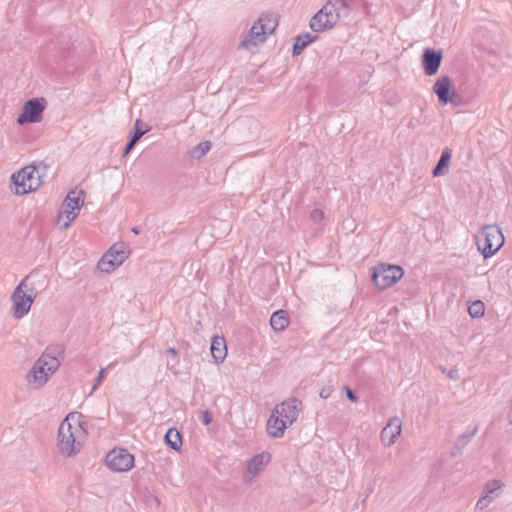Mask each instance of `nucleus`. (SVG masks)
<instances>
[{
  "label": "nucleus",
  "mask_w": 512,
  "mask_h": 512,
  "mask_svg": "<svg viewBox=\"0 0 512 512\" xmlns=\"http://www.w3.org/2000/svg\"><path fill=\"white\" fill-rule=\"evenodd\" d=\"M63 353L64 349L61 346L47 347L27 373V383L35 389L43 387L49 377L58 370L61 364L58 357Z\"/></svg>",
  "instance_id": "1"
},
{
  "label": "nucleus",
  "mask_w": 512,
  "mask_h": 512,
  "mask_svg": "<svg viewBox=\"0 0 512 512\" xmlns=\"http://www.w3.org/2000/svg\"><path fill=\"white\" fill-rule=\"evenodd\" d=\"M475 238L477 248L485 259L493 256L504 244L502 231L495 224L482 227Z\"/></svg>",
  "instance_id": "2"
},
{
  "label": "nucleus",
  "mask_w": 512,
  "mask_h": 512,
  "mask_svg": "<svg viewBox=\"0 0 512 512\" xmlns=\"http://www.w3.org/2000/svg\"><path fill=\"white\" fill-rule=\"evenodd\" d=\"M70 419H74L73 413H69L61 422L57 436L59 452L65 457H71L80 450V443L76 442V433L82 430V427L80 423L73 427Z\"/></svg>",
  "instance_id": "3"
},
{
  "label": "nucleus",
  "mask_w": 512,
  "mask_h": 512,
  "mask_svg": "<svg viewBox=\"0 0 512 512\" xmlns=\"http://www.w3.org/2000/svg\"><path fill=\"white\" fill-rule=\"evenodd\" d=\"M35 172L37 168L31 164L12 174L11 183L15 186V195H25L43 185L44 180H41V176H36Z\"/></svg>",
  "instance_id": "4"
},
{
  "label": "nucleus",
  "mask_w": 512,
  "mask_h": 512,
  "mask_svg": "<svg viewBox=\"0 0 512 512\" xmlns=\"http://www.w3.org/2000/svg\"><path fill=\"white\" fill-rule=\"evenodd\" d=\"M27 279L28 276L22 279L11 295V300L13 303V316L18 319L29 313L31 306L37 296V292L33 287L28 288L26 283Z\"/></svg>",
  "instance_id": "5"
},
{
  "label": "nucleus",
  "mask_w": 512,
  "mask_h": 512,
  "mask_svg": "<svg viewBox=\"0 0 512 512\" xmlns=\"http://www.w3.org/2000/svg\"><path fill=\"white\" fill-rule=\"evenodd\" d=\"M404 275V270L398 265L380 263L373 268L372 281L381 289H387L397 283Z\"/></svg>",
  "instance_id": "6"
},
{
  "label": "nucleus",
  "mask_w": 512,
  "mask_h": 512,
  "mask_svg": "<svg viewBox=\"0 0 512 512\" xmlns=\"http://www.w3.org/2000/svg\"><path fill=\"white\" fill-rule=\"evenodd\" d=\"M47 101L43 97L28 99L17 117L19 125L38 123L42 120Z\"/></svg>",
  "instance_id": "7"
},
{
  "label": "nucleus",
  "mask_w": 512,
  "mask_h": 512,
  "mask_svg": "<svg viewBox=\"0 0 512 512\" xmlns=\"http://www.w3.org/2000/svg\"><path fill=\"white\" fill-rule=\"evenodd\" d=\"M432 90L437 95L438 102L442 106L449 103L454 106L461 104L460 96L456 92L452 80L448 75H441L434 83Z\"/></svg>",
  "instance_id": "8"
},
{
  "label": "nucleus",
  "mask_w": 512,
  "mask_h": 512,
  "mask_svg": "<svg viewBox=\"0 0 512 512\" xmlns=\"http://www.w3.org/2000/svg\"><path fill=\"white\" fill-rule=\"evenodd\" d=\"M263 21V18H259V20L252 25L244 39L239 43L238 49H250L253 46L265 42L267 34L273 32L276 24L270 25Z\"/></svg>",
  "instance_id": "9"
},
{
  "label": "nucleus",
  "mask_w": 512,
  "mask_h": 512,
  "mask_svg": "<svg viewBox=\"0 0 512 512\" xmlns=\"http://www.w3.org/2000/svg\"><path fill=\"white\" fill-rule=\"evenodd\" d=\"M128 255L124 243H116L101 257L98 268L102 272L111 273L128 258Z\"/></svg>",
  "instance_id": "10"
},
{
  "label": "nucleus",
  "mask_w": 512,
  "mask_h": 512,
  "mask_svg": "<svg viewBox=\"0 0 512 512\" xmlns=\"http://www.w3.org/2000/svg\"><path fill=\"white\" fill-rule=\"evenodd\" d=\"M108 468L114 472H127L134 466V456L124 448H114L105 458Z\"/></svg>",
  "instance_id": "11"
},
{
  "label": "nucleus",
  "mask_w": 512,
  "mask_h": 512,
  "mask_svg": "<svg viewBox=\"0 0 512 512\" xmlns=\"http://www.w3.org/2000/svg\"><path fill=\"white\" fill-rule=\"evenodd\" d=\"M331 5H324L309 21V27L313 32H323L331 29L338 22V14L333 13Z\"/></svg>",
  "instance_id": "12"
},
{
  "label": "nucleus",
  "mask_w": 512,
  "mask_h": 512,
  "mask_svg": "<svg viewBox=\"0 0 512 512\" xmlns=\"http://www.w3.org/2000/svg\"><path fill=\"white\" fill-rule=\"evenodd\" d=\"M84 195L85 193L83 190H80L79 192L72 190L67 194L62 205L64 209L63 213L67 219V221L63 224L64 228L69 227L71 222L78 216V212L84 202Z\"/></svg>",
  "instance_id": "13"
},
{
  "label": "nucleus",
  "mask_w": 512,
  "mask_h": 512,
  "mask_svg": "<svg viewBox=\"0 0 512 512\" xmlns=\"http://www.w3.org/2000/svg\"><path fill=\"white\" fill-rule=\"evenodd\" d=\"M302 409V402L297 398H290L275 407L274 412L282 418L285 423L292 425L298 418Z\"/></svg>",
  "instance_id": "14"
},
{
  "label": "nucleus",
  "mask_w": 512,
  "mask_h": 512,
  "mask_svg": "<svg viewBox=\"0 0 512 512\" xmlns=\"http://www.w3.org/2000/svg\"><path fill=\"white\" fill-rule=\"evenodd\" d=\"M443 51L427 47L423 50L421 61L424 73L427 76L435 75L442 63Z\"/></svg>",
  "instance_id": "15"
},
{
  "label": "nucleus",
  "mask_w": 512,
  "mask_h": 512,
  "mask_svg": "<svg viewBox=\"0 0 512 512\" xmlns=\"http://www.w3.org/2000/svg\"><path fill=\"white\" fill-rule=\"evenodd\" d=\"M402 421L399 417L389 419L387 425L382 429L380 437L383 444L391 446L401 434Z\"/></svg>",
  "instance_id": "16"
},
{
  "label": "nucleus",
  "mask_w": 512,
  "mask_h": 512,
  "mask_svg": "<svg viewBox=\"0 0 512 512\" xmlns=\"http://www.w3.org/2000/svg\"><path fill=\"white\" fill-rule=\"evenodd\" d=\"M211 355L217 364L223 363L227 356L226 340L223 336H214L212 338Z\"/></svg>",
  "instance_id": "17"
},
{
  "label": "nucleus",
  "mask_w": 512,
  "mask_h": 512,
  "mask_svg": "<svg viewBox=\"0 0 512 512\" xmlns=\"http://www.w3.org/2000/svg\"><path fill=\"white\" fill-rule=\"evenodd\" d=\"M271 455L268 452H262L253 456L247 464V470L252 475L258 474L270 462Z\"/></svg>",
  "instance_id": "18"
},
{
  "label": "nucleus",
  "mask_w": 512,
  "mask_h": 512,
  "mask_svg": "<svg viewBox=\"0 0 512 512\" xmlns=\"http://www.w3.org/2000/svg\"><path fill=\"white\" fill-rule=\"evenodd\" d=\"M287 426L288 424L282 418L275 416L274 413L267 421L268 434L273 438H281Z\"/></svg>",
  "instance_id": "19"
},
{
  "label": "nucleus",
  "mask_w": 512,
  "mask_h": 512,
  "mask_svg": "<svg viewBox=\"0 0 512 512\" xmlns=\"http://www.w3.org/2000/svg\"><path fill=\"white\" fill-rule=\"evenodd\" d=\"M317 39L318 36H314L309 32H303L297 35L292 46V56L300 55L309 44L313 43Z\"/></svg>",
  "instance_id": "20"
},
{
  "label": "nucleus",
  "mask_w": 512,
  "mask_h": 512,
  "mask_svg": "<svg viewBox=\"0 0 512 512\" xmlns=\"http://www.w3.org/2000/svg\"><path fill=\"white\" fill-rule=\"evenodd\" d=\"M452 158V150L445 147L441 153L437 164L432 170L433 177L443 176L448 172V167Z\"/></svg>",
  "instance_id": "21"
},
{
  "label": "nucleus",
  "mask_w": 512,
  "mask_h": 512,
  "mask_svg": "<svg viewBox=\"0 0 512 512\" xmlns=\"http://www.w3.org/2000/svg\"><path fill=\"white\" fill-rule=\"evenodd\" d=\"M271 328L276 332L283 331L289 325L288 313L285 310H277L270 317Z\"/></svg>",
  "instance_id": "22"
},
{
  "label": "nucleus",
  "mask_w": 512,
  "mask_h": 512,
  "mask_svg": "<svg viewBox=\"0 0 512 512\" xmlns=\"http://www.w3.org/2000/svg\"><path fill=\"white\" fill-rule=\"evenodd\" d=\"M478 426L473 427L469 432L461 434L455 441V445L452 450V456L456 457L461 454L462 449L468 445L472 438L477 434Z\"/></svg>",
  "instance_id": "23"
},
{
  "label": "nucleus",
  "mask_w": 512,
  "mask_h": 512,
  "mask_svg": "<svg viewBox=\"0 0 512 512\" xmlns=\"http://www.w3.org/2000/svg\"><path fill=\"white\" fill-rule=\"evenodd\" d=\"M166 445L174 451H180L182 447V435L176 428H170L164 436Z\"/></svg>",
  "instance_id": "24"
},
{
  "label": "nucleus",
  "mask_w": 512,
  "mask_h": 512,
  "mask_svg": "<svg viewBox=\"0 0 512 512\" xmlns=\"http://www.w3.org/2000/svg\"><path fill=\"white\" fill-rule=\"evenodd\" d=\"M326 5L332 6L331 9L334 10L333 13L338 14V20L341 16H346L351 8V3L347 0H328Z\"/></svg>",
  "instance_id": "25"
},
{
  "label": "nucleus",
  "mask_w": 512,
  "mask_h": 512,
  "mask_svg": "<svg viewBox=\"0 0 512 512\" xmlns=\"http://www.w3.org/2000/svg\"><path fill=\"white\" fill-rule=\"evenodd\" d=\"M150 131V127L141 119H137L134 124L133 131L130 133L132 141L138 142L140 138Z\"/></svg>",
  "instance_id": "26"
},
{
  "label": "nucleus",
  "mask_w": 512,
  "mask_h": 512,
  "mask_svg": "<svg viewBox=\"0 0 512 512\" xmlns=\"http://www.w3.org/2000/svg\"><path fill=\"white\" fill-rule=\"evenodd\" d=\"M211 149V143L209 141H203L197 144L192 150V157L196 159L202 158Z\"/></svg>",
  "instance_id": "27"
},
{
  "label": "nucleus",
  "mask_w": 512,
  "mask_h": 512,
  "mask_svg": "<svg viewBox=\"0 0 512 512\" xmlns=\"http://www.w3.org/2000/svg\"><path fill=\"white\" fill-rule=\"evenodd\" d=\"M468 312H469L470 316L473 317V318H477V317L483 316L484 312H485V308H484L483 302L480 301V300L474 301L468 307Z\"/></svg>",
  "instance_id": "28"
},
{
  "label": "nucleus",
  "mask_w": 512,
  "mask_h": 512,
  "mask_svg": "<svg viewBox=\"0 0 512 512\" xmlns=\"http://www.w3.org/2000/svg\"><path fill=\"white\" fill-rule=\"evenodd\" d=\"M502 486L503 484L500 480H491L485 484L484 491L486 492V495L491 496V494L500 489Z\"/></svg>",
  "instance_id": "29"
},
{
  "label": "nucleus",
  "mask_w": 512,
  "mask_h": 512,
  "mask_svg": "<svg viewBox=\"0 0 512 512\" xmlns=\"http://www.w3.org/2000/svg\"><path fill=\"white\" fill-rule=\"evenodd\" d=\"M32 165L37 168L35 175L41 176V180H43V178L46 176L48 166L44 162L33 163Z\"/></svg>",
  "instance_id": "30"
},
{
  "label": "nucleus",
  "mask_w": 512,
  "mask_h": 512,
  "mask_svg": "<svg viewBox=\"0 0 512 512\" xmlns=\"http://www.w3.org/2000/svg\"><path fill=\"white\" fill-rule=\"evenodd\" d=\"M105 372H106L105 368H101L100 369V371L98 372L97 377L95 378V381H94V384L92 386V390H91L90 394H92L99 387V385H101V383L103 382V380L105 378Z\"/></svg>",
  "instance_id": "31"
},
{
  "label": "nucleus",
  "mask_w": 512,
  "mask_h": 512,
  "mask_svg": "<svg viewBox=\"0 0 512 512\" xmlns=\"http://www.w3.org/2000/svg\"><path fill=\"white\" fill-rule=\"evenodd\" d=\"M493 498L492 496L490 495H485L483 497H481L477 503H476V508L478 509H484L486 508L491 502H492Z\"/></svg>",
  "instance_id": "32"
},
{
  "label": "nucleus",
  "mask_w": 512,
  "mask_h": 512,
  "mask_svg": "<svg viewBox=\"0 0 512 512\" xmlns=\"http://www.w3.org/2000/svg\"><path fill=\"white\" fill-rule=\"evenodd\" d=\"M213 420V415L209 410H205L202 413L201 421L204 425H209Z\"/></svg>",
  "instance_id": "33"
},
{
  "label": "nucleus",
  "mask_w": 512,
  "mask_h": 512,
  "mask_svg": "<svg viewBox=\"0 0 512 512\" xmlns=\"http://www.w3.org/2000/svg\"><path fill=\"white\" fill-rule=\"evenodd\" d=\"M136 144H137L136 141H132V139L129 138L128 142L126 143V145L124 147L123 156L128 155L134 149Z\"/></svg>",
  "instance_id": "34"
},
{
  "label": "nucleus",
  "mask_w": 512,
  "mask_h": 512,
  "mask_svg": "<svg viewBox=\"0 0 512 512\" xmlns=\"http://www.w3.org/2000/svg\"><path fill=\"white\" fill-rule=\"evenodd\" d=\"M344 390H345V393H346V397L352 401V402H356L358 400V396L356 395V393L350 389L348 386H344Z\"/></svg>",
  "instance_id": "35"
},
{
  "label": "nucleus",
  "mask_w": 512,
  "mask_h": 512,
  "mask_svg": "<svg viewBox=\"0 0 512 512\" xmlns=\"http://www.w3.org/2000/svg\"><path fill=\"white\" fill-rule=\"evenodd\" d=\"M332 393V387L331 386H325L323 387L320 392H319V396L322 398V399H327L330 397Z\"/></svg>",
  "instance_id": "36"
},
{
  "label": "nucleus",
  "mask_w": 512,
  "mask_h": 512,
  "mask_svg": "<svg viewBox=\"0 0 512 512\" xmlns=\"http://www.w3.org/2000/svg\"><path fill=\"white\" fill-rule=\"evenodd\" d=\"M324 217V213L321 210L315 209L311 213V218L314 221H321Z\"/></svg>",
  "instance_id": "37"
},
{
  "label": "nucleus",
  "mask_w": 512,
  "mask_h": 512,
  "mask_svg": "<svg viewBox=\"0 0 512 512\" xmlns=\"http://www.w3.org/2000/svg\"><path fill=\"white\" fill-rule=\"evenodd\" d=\"M167 353L172 354L174 356L177 355V351L174 348H168L167 349Z\"/></svg>",
  "instance_id": "38"
},
{
  "label": "nucleus",
  "mask_w": 512,
  "mask_h": 512,
  "mask_svg": "<svg viewBox=\"0 0 512 512\" xmlns=\"http://www.w3.org/2000/svg\"><path fill=\"white\" fill-rule=\"evenodd\" d=\"M364 9H365V12L368 13L369 4L367 2L364 3Z\"/></svg>",
  "instance_id": "39"
},
{
  "label": "nucleus",
  "mask_w": 512,
  "mask_h": 512,
  "mask_svg": "<svg viewBox=\"0 0 512 512\" xmlns=\"http://www.w3.org/2000/svg\"><path fill=\"white\" fill-rule=\"evenodd\" d=\"M132 232H133L134 234H139V233H140V231H139V229H138L137 227H134V228L132 229Z\"/></svg>",
  "instance_id": "40"
},
{
  "label": "nucleus",
  "mask_w": 512,
  "mask_h": 512,
  "mask_svg": "<svg viewBox=\"0 0 512 512\" xmlns=\"http://www.w3.org/2000/svg\"><path fill=\"white\" fill-rule=\"evenodd\" d=\"M64 49L69 50L68 43L66 44V46L64 47Z\"/></svg>",
  "instance_id": "41"
},
{
  "label": "nucleus",
  "mask_w": 512,
  "mask_h": 512,
  "mask_svg": "<svg viewBox=\"0 0 512 512\" xmlns=\"http://www.w3.org/2000/svg\"><path fill=\"white\" fill-rule=\"evenodd\" d=\"M449 376H450L451 378H454V373H452V372H451Z\"/></svg>",
  "instance_id": "42"
}]
</instances>
